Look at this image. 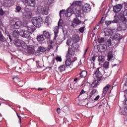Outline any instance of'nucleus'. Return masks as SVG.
<instances>
[{
	"label": "nucleus",
	"instance_id": "4",
	"mask_svg": "<svg viewBox=\"0 0 127 127\" xmlns=\"http://www.w3.org/2000/svg\"><path fill=\"white\" fill-rule=\"evenodd\" d=\"M32 22L35 27L39 28L43 24V19L40 17H36L32 20Z\"/></svg>",
	"mask_w": 127,
	"mask_h": 127
},
{
	"label": "nucleus",
	"instance_id": "50",
	"mask_svg": "<svg viewBox=\"0 0 127 127\" xmlns=\"http://www.w3.org/2000/svg\"><path fill=\"white\" fill-rule=\"evenodd\" d=\"M96 56H94L91 58V60H92L93 62H95V60H96Z\"/></svg>",
	"mask_w": 127,
	"mask_h": 127
},
{
	"label": "nucleus",
	"instance_id": "29",
	"mask_svg": "<svg viewBox=\"0 0 127 127\" xmlns=\"http://www.w3.org/2000/svg\"><path fill=\"white\" fill-rule=\"evenodd\" d=\"M5 34L8 36L7 37V39H9L10 42L11 43L12 42V39H11V37L10 36V34H9V32L7 30H5Z\"/></svg>",
	"mask_w": 127,
	"mask_h": 127
},
{
	"label": "nucleus",
	"instance_id": "19",
	"mask_svg": "<svg viewBox=\"0 0 127 127\" xmlns=\"http://www.w3.org/2000/svg\"><path fill=\"white\" fill-rule=\"evenodd\" d=\"M12 35L13 37L18 38V37H19V35H20V31H18L17 30H14L12 33Z\"/></svg>",
	"mask_w": 127,
	"mask_h": 127
},
{
	"label": "nucleus",
	"instance_id": "57",
	"mask_svg": "<svg viewBox=\"0 0 127 127\" xmlns=\"http://www.w3.org/2000/svg\"><path fill=\"white\" fill-rule=\"evenodd\" d=\"M60 108H58L57 109V112L59 113V114H60Z\"/></svg>",
	"mask_w": 127,
	"mask_h": 127
},
{
	"label": "nucleus",
	"instance_id": "38",
	"mask_svg": "<svg viewBox=\"0 0 127 127\" xmlns=\"http://www.w3.org/2000/svg\"><path fill=\"white\" fill-rule=\"evenodd\" d=\"M115 19L111 21L112 23H119V19L118 18V17L116 18V15L114 16Z\"/></svg>",
	"mask_w": 127,
	"mask_h": 127
},
{
	"label": "nucleus",
	"instance_id": "32",
	"mask_svg": "<svg viewBox=\"0 0 127 127\" xmlns=\"http://www.w3.org/2000/svg\"><path fill=\"white\" fill-rule=\"evenodd\" d=\"M66 70V66L64 65H62L59 67V71L60 72H63Z\"/></svg>",
	"mask_w": 127,
	"mask_h": 127
},
{
	"label": "nucleus",
	"instance_id": "48",
	"mask_svg": "<svg viewBox=\"0 0 127 127\" xmlns=\"http://www.w3.org/2000/svg\"><path fill=\"white\" fill-rule=\"evenodd\" d=\"M22 2H23L25 5L27 4V1L28 0H21Z\"/></svg>",
	"mask_w": 127,
	"mask_h": 127
},
{
	"label": "nucleus",
	"instance_id": "33",
	"mask_svg": "<svg viewBox=\"0 0 127 127\" xmlns=\"http://www.w3.org/2000/svg\"><path fill=\"white\" fill-rule=\"evenodd\" d=\"M100 49H102L103 52H104L105 50H107V48H108V47L105 44H102L100 45Z\"/></svg>",
	"mask_w": 127,
	"mask_h": 127
},
{
	"label": "nucleus",
	"instance_id": "51",
	"mask_svg": "<svg viewBox=\"0 0 127 127\" xmlns=\"http://www.w3.org/2000/svg\"><path fill=\"white\" fill-rule=\"evenodd\" d=\"M13 80L14 82H17V81H18V78H17V77H13Z\"/></svg>",
	"mask_w": 127,
	"mask_h": 127
},
{
	"label": "nucleus",
	"instance_id": "30",
	"mask_svg": "<svg viewBox=\"0 0 127 127\" xmlns=\"http://www.w3.org/2000/svg\"><path fill=\"white\" fill-rule=\"evenodd\" d=\"M73 41H74V42H79V41H80V38L78 35H73Z\"/></svg>",
	"mask_w": 127,
	"mask_h": 127
},
{
	"label": "nucleus",
	"instance_id": "6",
	"mask_svg": "<svg viewBox=\"0 0 127 127\" xmlns=\"http://www.w3.org/2000/svg\"><path fill=\"white\" fill-rule=\"evenodd\" d=\"M103 72V69L102 67H98L96 69L94 72L95 75H96V77L99 81L102 80L103 75H102V72Z\"/></svg>",
	"mask_w": 127,
	"mask_h": 127
},
{
	"label": "nucleus",
	"instance_id": "25",
	"mask_svg": "<svg viewBox=\"0 0 127 127\" xmlns=\"http://www.w3.org/2000/svg\"><path fill=\"white\" fill-rule=\"evenodd\" d=\"M113 58H114V56H113V52L112 51L109 52L108 55V61H111V60H112Z\"/></svg>",
	"mask_w": 127,
	"mask_h": 127
},
{
	"label": "nucleus",
	"instance_id": "31",
	"mask_svg": "<svg viewBox=\"0 0 127 127\" xmlns=\"http://www.w3.org/2000/svg\"><path fill=\"white\" fill-rule=\"evenodd\" d=\"M82 95H85V99H87V98H88V93H87V91H85L84 89L81 90L79 96H81Z\"/></svg>",
	"mask_w": 127,
	"mask_h": 127
},
{
	"label": "nucleus",
	"instance_id": "59",
	"mask_svg": "<svg viewBox=\"0 0 127 127\" xmlns=\"http://www.w3.org/2000/svg\"><path fill=\"white\" fill-rule=\"evenodd\" d=\"M73 81L74 82H76V81H78V78L76 77L74 79Z\"/></svg>",
	"mask_w": 127,
	"mask_h": 127
},
{
	"label": "nucleus",
	"instance_id": "44",
	"mask_svg": "<svg viewBox=\"0 0 127 127\" xmlns=\"http://www.w3.org/2000/svg\"><path fill=\"white\" fill-rule=\"evenodd\" d=\"M51 49H53V45H49L47 48V51H50Z\"/></svg>",
	"mask_w": 127,
	"mask_h": 127
},
{
	"label": "nucleus",
	"instance_id": "45",
	"mask_svg": "<svg viewBox=\"0 0 127 127\" xmlns=\"http://www.w3.org/2000/svg\"><path fill=\"white\" fill-rule=\"evenodd\" d=\"M16 10L17 12H19V11L21 10V7H20V6H17L16 7Z\"/></svg>",
	"mask_w": 127,
	"mask_h": 127
},
{
	"label": "nucleus",
	"instance_id": "60",
	"mask_svg": "<svg viewBox=\"0 0 127 127\" xmlns=\"http://www.w3.org/2000/svg\"><path fill=\"white\" fill-rule=\"evenodd\" d=\"M38 91H42V90H43V88H38Z\"/></svg>",
	"mask_w": 127,
	"mask_h": 127
},
{
	"label": "nucleus",
	"instance_id": "54",
	"mask_svg": "<svg viewBox=\"0 0 127 127\" xmlns=\"http://www.w3.org/2000/svg\"><path fill=\"white\" fill-rule=\"evenodd\" d=\"M70 89H72V90H73V89H74V86H73V83L70 84Z\"/></svg>",
	"mask_w": 127,
	"mask_h": 127
},
{
	"label": "nucleus",
	"instance_id": "39",
	"mask_svg": "<svg viewBox=\"0 0 127 127\" xmlns=\"http://www.w3.org/2000/svg\"><path fill=\"white\" fill-rule=\"evenodd\" d=\"M45 23L47 26H49V18L48 17H46L45 19Z\"/></svg>",
	"mask_w": 127,
	"mask_h": 127
},
{
	"label": "nucleus",
	"instance_id": "53",
	"mask_svg": "<svg viewBox=\"0 0 127 127\" xmlns=\"http://www.w3.org/2000/svg\"><path fill=\"white\" fill-rule=\"evenodd\" d=\"M53 43H54V42L52 40H50L49 41V45H52L53 44Z\"/></svg>",
	"mask_w": 127,
	"mask_h": 127
},
{
	"label": "nucleus",
	"instance_id": "56",
	"mask_svg": "<svg viewBox=\"0 0 127 127\" xmlns=\"http://www.w3.org/2000/svg\"><path fill=\"white\" fill-rule=\"evenodd\" d=\"M99 25H99V24H98L96 26H95V27L94 28V30H96V29H97V27H99Z\"/></svg>",
	"mask_w": 127,
	"mask_h": 127
},
{
	"label": "nucleus",
	"instance_id": "1",
	"mask_svg": "<svg viewBox=\"0 0 127 127\" xmlns=\"http://www.w3.org/2000/svg\"><path fill=\"white\" fill-rule=\"evenodd\" d=\"M81 5H82V1H74L71 5L67 9L65 13V16L67 17H69L70 15H72V13H74L75 18L73 19V22L75 24H80L81 23V21L78 18L82 14L81 12L82 6Z\"/></svg>",
	"mask_w": 127,
	"mask_h": 127
},
{
	"label": "nucleus",
	"instance_id": "52",
	"mask_svg": "<svg viewBox=\"0 0 127 127\" xmlns=\"http://www.w3.org/2000/svg\"><path fill=\"white\" fill-rule=\"evenodd\" d=\"M58 26H62V22H61V20H60L58 22Z\"/></svg>",
	"mask_w": 127,
	"mask_h": 127
},
{
	"label": "nucleus",
	"instance_id": "63",
	"mask_svg": "<svg viewBox=\"0 0 127 127\" xmlns=\"http://www.w3.org/2000/svg\"><path fill=\"white\" fill-rule=\"evenodd\" d=\"M11 60H12V61H13V58L12 57V58H11Z\"/></svg>",
	"mask_w": 127,
	"mask_h": 127
},
{
	"label": "nucleus",
	"instance_id": "8",
	"mask_svg": "<svg viewBox=\"0 0 127 127\" xmlns=\"http://www.w3.org/2000/svg\"><path fill=\"white\" fill-rule=\"evenodd\" d=\"M20 35L22 37L25 38H29L30 37V34L27 31V30L24 29H21L20 30Z\"/></svg>",
	"mask_w": 127,
	"mask_h": 127
},
{
	"label": "nucleus",
	"instance_id": "37",
	"mask_svg": "<svg viewBox=\"0 0 127 127\" xmlns=\"http://www.w3.org/2000/svg\"><path fill=\"white\" fill-rule=\"evenodd\" d=\"M106 45L108 47H110V46H112V39H109L106 41Z\"/></svg>",
	"mask_w": 127,
	"mask_h": 127
},
{
	"label": "nucleus",
	"instance_id": "9",
	"mask_svg": "<svg viewBox=\"0 0 127 127\" xmlns=\"http://www.w3.org/2000/svg\"><path fill=\"white\" fill-rule=\"evenodd\" d=\"M38 11L43 15H47L48 14V10L46 9L45 7L42 6L38 7Z\"/></svg>",
	"mask_w": 127,
	"mask_h": 127
},
{
	"label": "nucleus",
	"instance_id": "24",
	"mask_svg": "<svg viewBox=\"0 0 127 127\" xmlns=\"http://www.w3.org/2000/svg\"><path fill=\"white\" fill-rule=\"evenodd\" d=\"M4 13H5L4 6H1L0 7V15H1V16H2V15H4Z\"/></svg>",
	"mask_w": 127,
	"mask_h": 127
},
{
	"label": "nucleus",
	"instance_id": "5",
	"mask_svg": "<svg viewBox=\"0 0 127 127\" xmlns=\"http://www.w3.org/2000/svg\"><path fill=\"white\" fill-rule=\"evenodd\" d=\"M10 23L11 24L12 28L14 29H19V28L21 27L22 24L21 21H16L14 19L11 20L10 21Z\"/></svg>",
	"mask_w": 127,
	"mask_h": 127
},
{
	"label": "nucleus",
	"instance_id": "20",
	"mask_svg": "<svg viewBox=\"0 0 127 127\" xmlns=\"http://www.w3.org/2000/svg\"><path fill=\"white\" fill-rule=\"evenodd\" d=\"M122 38V35H121L120 34H115L113 37V39L114 40H117L118 41H120Z\"/></svg>",
	"mask_w": 127,
	"mask_h": 127
},
{
	"label": "nucleus",
	"instance_id": "13",
	"mask_svg": "<svg viewBox=\"0 0 127 127\" xmlns=\"http://www.w3.org/2000/svg\"><path fill=\"white\" fill-rule=\"evenodd\" d=\"M25 28L27 29V31L30 34H32L33 32H34L36 30V27L34 26H30L29 27H25Z\"/></svg>",
	"mask_w": 127,
	"mask_h": 127
},
{
	"label": "nucleus",
	"instance_id": "10",
	"mask_svg": "<svg viewBox=\"0 0 127 127\" xmlns=\"http://www.w3.org/2000/svg\"><path fill=\"white\" fill-rule=\"evenodd\" d=\"M81 10H82V7L83 10L84 11V12H89L91 10V5L88 3L85 4L83 6H82V5H81Z\"/></svg>",
	"mask_w": 127,
	"mask_h": 127
},
{
	"label": "nucleus",
	"instance_id": "26",
	"mask_svg": "<svg viewBox=\"0 0 127 127\" xmlns=\"http://www.w3.org/2000/svg\"><path fill=\"white\" fill-rule=\"evenodd\" d=\"M37 40L39 42H42V41H44V37H43V35H40L37 36Z\"/></svg>",
	"mask_w": 127,
	"mask_h": 127
},
{
	"label": "nucleus",
	"instance_id": "22",
	"mask_svg": "<svg viewBox=\"0 0 127 127\" xmlns=\"http://www.w3.org/2000/svg\"><path fill=\"white\" fill-rule=\"evenodd\" d=\"M25 16L26 18H31L32 13L30 11H28L25 13Z\"/></svg>",
	"mask_w": 127,
	"mask_h": 127
},
{
	"label": "nucleus",
	"instance_id": "35",
	"mask_svg": "<svg viewBox=\"0 0 127 127\" xmlns=\"http://www.w3.org/2000/svg\"><path fill=\"white\" fill-rule=\"evenodd\" d=\"M110 62H105L104 64H103V67L105 68V70H107L108 68H109V64Z\"/></svg>",
	"mask_w": 127,
	"mask_h": 127
},
{
	"label": "nucleus",
	"instance_id": "34",
	"mask_svg": "<svg viewBox=\"0 0 127 127\" xmlns=\"http://www.w3.org/2000/svg\"><path fill=\"white\" fill-rule=\"evenodd\" d=\"M37 51L39 52H45V51H46V48H43L42 47H39L37 49Z\"/></svg>",
	"mask_w": 127,
	"mask_h": 127
},
{
	"label": "nucleus",
	"instance_id": "64",
	"mask_svg": "<svg viewBox=\"0 0 127 127\" xmlns=\"http://www.w3.org/2000/svg\"><path fill=\"white\" fill-rule=\"evenodd\" d=\"M66 44H67V45H69V43H68V42H66Z\"/></svg>",
	"mask_w": 127,
	"mask_h": 127
},
{
	"label": "nucleus",
	"instance_id": "40",
	"mask_svg": "<svg viewBox=\"0 0 127 127\" xmlns=\"http://www.w3.org/2000/svg\"><path fill=\"white\" fill-rule=\"evenodd\" d=\"M105 19H106V18L105 17H102L98 23L99 25H100V24H103V23L105 22Z\"/></svg>",
	"mask_w": 127,
	"mask_h": 127
},
{
	"label": "nucleus",
	"instance_id": "16",
	"mask_svg": "<svg viewBox=\"0 0 127 127\" xmlns=\"http://www.w3.org/2000/svg\"><path fill=\"white\" fill-rule=\"evenodd\" d=\"M97 92H98V90H97V89L93 88L92 91L90 93V95H89L90 99H93V98L95 97V95L97 94Z\"/></svg>",
	"mask_w": 127,
	"mask_h": 127
},
{
	"label": "nucleus",
	"instance_id": "46",
	"mask_svg": "<svg viewBox=\"0 0 127 127\" xmlns=\"http://www.w3.org/2000/svg\"><path fill=\"white\" fill-rule=\"evenodd\" d=\"M79 32H81V33H83L84 32V31L85 30L84 27H82L80 28L79 29Z\"/></svg>",
	"mask_w": 127,
	"mask_h": 127
},
{
	"label": "nucleus",
	"instance_id": "11",
	"mask_svg": "<svg viewBox=\"0 0 127 127\" xmlns=\"http://www.w3.org/2000/svg\"><path fill=\"white\" fill-rule=\"evenodd\" d=\"M122 8H123V5L118 4L113 6V11L114 12H119V11H121Z\"/></svg>",
	"mask_w": 127,
	"mask_h": 127
},
{
	"label": "nucleus",
	"instance_id": "21",
	"mask_svg": "<svg viewBox=\"0 0 127 127\" xmlns=\"http://www.w3.org/2000/svg\"><path fill=\"white\" fill-rule=\"evenodd\" d=\"M87 74V73L86 70H83L79 74V76L80 78H86Z\"/></svg>",
	"mask_w": 127,
	"mask_h": 127
},
{
	"label": "nucleus",
	"instance_id": "12",
	"mask_svg": "<svg viewBox=\"0 0 127 127\" xmlns=\"http://www.w3.org/2000/svg\"><path fill=\"white\" fill-rule=\"evenodd\" d=\"M110 88H111V84H107L103 88L102 97H105L107 95Z\"/></svg>",
	"mask_w": 127,
	"mask_h": 127
},
{
	"label": "nucleus",
	"instance_id": "7",
	"mask_svg": "<svg viewBox=\"0 0 127 127\" xmlns=\"http://www.w3.org/2000/svg\"><path fill=\"white\" fill-rule=\"evenodd\" d=\"M0 41L2 42V46H3L4 48L7 47L8 43L7 42V41H6V38L3 36V35L1 32H0Z\"/></svg>",
	"mask_w": 127,
	"mask_h": 127
},
{
	"label": "nucleus",
	"instance_id": "55",
	"mask_svg": "<svg viewBox=\"0 0 127 127\" xmlns=\"http://www.w3.org/2000/svg\"><path fill=\"white\" fill-rule=\"evenodd\" d=\"M89 49V48H87L84 51V55H86V53H87V52L88 51V50Z\"/></svg>",
	"mask_w": 127,
	"mask_h": 127
},
{
	"label": "nucleus",
	"instance_id": "58",
	"mask_svg": "<svg viewBox=\"0 0 127 127\" xmlns=\"http://www.w3.org/2000/svg\"><path fill=\"white\" fill-rule=\"evenodd\" d=\"M63 10H62L61 11H60L59 14L60 16H61V14H62V12H63Z\"/></svg>",
	"mask_w": 127,
	"mask_h": 127
},
{
	"label": "nucleus",
	"instance_id": "41",
	"mask_svg": "<svg viewBox=\"0 0 127 127\" xmlns=\"http://www.w3.org/2000/svg\"><path fill=\"white\" fill-rule=\"evenodd\" d=\"M99 43H104L105 42V39L104 38H100L98 39Z\"/></svg>",
	"mask_w": 127,
	"mask_h": 127
},
{
	"label": "nucleus",
	"instance_id": "17",
	"mask_svg": "<svg viewBox=\"0 0 127 127\" xmlns=\"http://www.w3.org/2000/svg\"><path fill=\"white\" fill-rule=\"evenodd\" d=\"M22 43V42L21 40H18L17 39H15L14 40V44L17 47H20V46H22V45H21Z\"/></svg>",
	"mask_w": 127,
	"mask_h": 127
},
{
	"label": "nucleus",
	"instance_id": "15",
	"mask_svg": "<svg viewBox=\"0 0 127 127\" xmlns=\"http://www.w3.org/2000/svg\"><path fill=\"white\" fill-rule=\"evenodd\" d=\"M104 33L105 34V36H110V35H112L113 32L112 31V30L108 28H106L104 30Z\"/></svg>",
	"mask_w": 127,
	"mask_h": 127
},
{
	"label": "nucleus",
	"instance_id": "49",
	"mask_svg": "<svg viewBox=\"0 0 127 127\" xmlns=\"http://www.w3.org/2000/svg\"><path fill=\"white\" fill-rule=\"evenodd\" d=\"M100 99V95H97L95 98H94V101H98Z\"/></svg>",
	"mask_w": 127,
	"mask_h": 127
},
{
	"label": "nucleus",
	"instance_id": "28",
	"mask_svg": "<svg viewBox=\"0 0 127 127\" xmlns=\"http://www.w3.org/2000/svg\"><path fill=\"white\" fill-rule=\"evenodd\" d=\"M43 35L46 38H47L48 39L50 38L51 35L50 33H49V32L46 31H44Z\"/></svg>",
	"mask_w": 127,
	"mask_h": 127
},
{
	"label": "nucleus",
	"instance_id": "18",
	"mask_svg": "<svg viewBox=\"0 0 127 127\" xmlns=\"http://www.w3.org/2000/svg\"><path fill=\"white\" fill-rule=\"evenodd\" d=\"M99 85V80H95L91 84V87L92 89H96Z\"/></svg>",
	"mask_w": 127,
	"mask_h": 127
},
{
	"label": "nucleus",
	"instance_id": "14",
	"mask_svg": "<svg viewBox=\"0 0 127 127\" xmlns=\"http://www.w3.org/2000/svg\"><path fill=\"white\" fill-rule=\"evenodd\" d=\"M26 5L31 6V7H34L36 5L35 0H28Z\"/></svg>",
	"mask_w": 127,
	"mask_h": 127
},
{
	"label": "nucleus",
	"instance_id": "47",
	"mask_svg": "<svg viewBox=\"0 0 127 127\" xmlns=\"http://www.w3.org/2000/svg\"><path fill=\"white\" fill-rule=\"evenodd\" d=\"M16 115L19 119V123H21V117L18 115V113H16Z\"/></svg>",
	"mask_w": 127,
	"mask_h": 127
},
{
	"label": "nucleus",
	"instance_id": "61",
	"mask_svg": "<svg viewBox=\"0 0 127 127\" xmlns=\"http://www.w3.org/2000/svg\"><path fill=\"white\" fill-rule=\"evenodd\" d=\"M31 49H32V48H30L28 49V51H29V50H31Z\"/></svg>",
	"mask_w": 127,
	"mask_h": 127
},
{
	"label": "nucleus",
	"instance_id": "3",
	"mask_svg": "<svg viewBox=\"0 0 127 127\" xmlns=\"http://www.w3.org/2000/svg\"><path fill=\"white\" fill-rule=\"evenodd\" d=\"M124 8H125V10L122 11L121 12L119 13L117 16V18L119 19V20H121V21H122L123 22H124V21H127V5H125Z\"/></svg>",
	"mask_w": 127,
	"mask_h": 127
},
{
	"label": "nucleus",
	"instance_id": "36",
	"mask_svg": "<svg viewBox=\"0 0 127 127\" xmlns=\"http://www.w3.org/2000/svg\"><path fill=\"white\" fill-rule=\"evenodd\" d=\"M111 76V71H104V76L105 78H108Z\"/></svg>",
	"mask_w": 127,
	"mask_h": 127
},
{
	"label": "nucleus",
	"instance_id": "43",
	"mask_svg": "<svg viewBox=\"0 0 127 127\" xmlns=\"http://www.w3.org/2000/svg\"><path fill=\"white\" fill-rule=\"evenodd\" d=\"M56 60L59 62H62V58L61 57H57L56 58Z\"/></svg>",
	"mask_w": 127,
	"mask_h": 127
},
{
	"label": "nucleus",
	"instance_id": "62",
	"mask_svg": "<svg viewBox=\"0 0 127 127\" xmlns=\"http://www.w3.org/2000/svg\"><path fill=\"white\" fill-rule=\"evenodd\" d=\"M125 104L126 105H127V99L125 101Z\"/></svg>",
	"mask_w": 127,
	"mask_h": 127
},
{
	"label": "nucleus",
	"instance_id": "42",
	"mask_svg": "<svg viewBox=\"0 0 127 127\" xmlns=\"http://www.w3.org/2000/svg\"><path fill=\"white\" fill-rule=\"evenodd\" d=\"M112 21L111 20H107L105 21V24L106 26H109V25H110L111 24H112Z\"/></svg>",
	"mask_w": 127,
	"mask_h": 127
},
{
	"label": "nucleus",
	"instance_id": "2",
	"mask_svg": "<svg viewBox=\"0 0 127 127\" xmlns=\"http://www.w3.org/2000/svg\"><path fill=\"white\" fill-rule=\"evenodd\" d=\"M78 49V45L76 43L72 44L71 48H68L66 57L67 60L65 61V66H68L71 65L72 62H75L77 60V57H74L75 52Z\"/></svg>",
	"mask_w": 127,
	"mask_h": 127
},
{
	"label": "nucleus",
	"instance_id": "27",
	"mask_svg": "<svg viewBox=\"0 0 127 127\" xmlns=\"http://www.w3.org/2000/svg\"><path fill=\"white\" fill-rule=\"evenodd\" d=\"M58 32H59V28H58V27H56L54 30L55 36L54 39L55 40L57 38V34H58Z\"/></svg>",
	"mask_w": 127,
	"mask_h": 127
},
{
	"label": "nucleus",
	"instance_id": "23",
	"mask_svg": "<svg viewBox=\"0 0 127 127\" xmlns=\"http://www.w3.org/2000/svg\"><path fill=\"white\" fill-rule=\"evenodd\" d=\"M98 62L100 64L105 62V57L104 56H99L98 57Z\"/></svg>",
	"mask_w": 127,
	"mask_h": 127
}]
</instances>
